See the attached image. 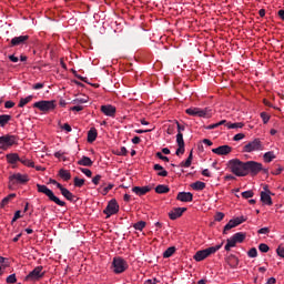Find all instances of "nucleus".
<instances>
[{
    "label": "nucleus",
    "mask_w": 284,
    "mask_h": 284,
    "mask_svg": "<svg viewBox=\"0 0 284 284\" xmlns=\"http://www.w3.org/2000/svg\"><path fill=\"white\" fill-rule=\"evenodd\" d=\"M227 168L235 176H246V162L239 159H232L227 162Z\"/></svg>",
    "instance_id": "f257e3e1"
},
{
    "label": "nucleus",
    "mask_w": 284,
    "mask_h": 284,
    "mask_svg": "<svg viewBox=\"0 0 284 284\" xmlns=\"http://www.w3.org/2000/svg\"><path fill=\"white\" fill-rule=\"evenodd\" d=\"M37 190L40 194L48 196L49 201L59 205V207H65V202L54 195V192L45 186V184H37Z\"/></svg>",
    "instance_id": "f03ea898"
},
{
    "label": "nucleus",
    "mask_w": 284,
    "mask_h": 284,
    "mask_svg": "<svg viewBox=\"0 0 284 284\" xmlns=\"http://www.w3.org/2000/svg\"><path fill=\"white\" fill-rule=\"evenodd\" d=\"M221 247H223V243L197 251L195 253V255L193 256V258L197 263H201V261H205V258H207V256H212V254H216V252H219V250H221Z\"/></svg>",
    "instance_id": "7ed1b4c3"
},
{
    "label": "nucleus",
    "mask_w": 284,
    "mask_h": 284,
    "mask_svg": "<svg viewBox=\"0 0 284 284\" xmlns=\"http://www.w3.org/2000/svg\"><path fill=\"white\" fill-rule=\"evenodd\" d=\"M185 113L189 114V116H199V119H212V110L210 108H197V106H191L185 110Z\"/></svg>",
    "instance_id": "20e7f679"
},
{
    "label": "nucleus",
    "mask_w": 284,
    "mask_h": 284,
    "mask_svg": "<svg viewBox=\"0 0 284 284\" xmlns=\"http://www.w3.org/2000/svg\"><path fill=\"white\" fill-rule=\"evenodd\" d=\"M263 150H265V145L258 138H255L242 148V152L247 154H252V152H263Z\"/></svg>",
    "instance_id": "39448f33"
},
{
    "label": "nucleus",
    "mask_w": 284,
    "mask_h": 284,
    "mask_svg": "<svg viewBox=\"0 0 284 284\" xmlns=\"http://www.w3.org/2000/svg\"><path fill=\"white\" fill-rule=\"evenodd\" d=\"M19 143V138L17 135L6 134L0 136V150H10L12 145H17Z\"/></svg>",
    "instance_id": "423d86ee"
},
{
    "label": "nucleus",
    "mask_w": 284,
    "mask_h": 284,
    "mask_svg": "<svg viewBox=\"0 0 284 284\" xmlns=\"http://www.w3.org/2000/svg\"><path fill=\"white\" fill-rule=\"evenodd\" d=\"M114 274H123L128 270V262L122 257H114L112 262Z\"/></svg>",
    "instance_id": "0eeeda50"
},
{
    "label": "nucleus",
    "mask_w": 284,
    "mask_h": 284,
    "mask_svg": "<svg viewBox=\"0 0 284 284\" xmlns=\"http://www.w3.org/2000/svg\"><path fill=\"white\" fill-rule=\"evenodd\" d=\"M33 108H38V110H40V112H50L51 110H54V108H57V101H54V100L38 101V102L33 103Z\"/></svg>",
    "instance_id": "6e6552de"
},
{
    "label": "nucleus",
    "mask_w": 284,
    "mask_h": 284,
    "mask_svg": "<svg viewBox=\"0 0 284 284\" xmlns=\"http://www.w3.org/2000/svg\"><path fill=\"white\" fill-rule=\"evenodd\" d=\"M263 170V164L256 161H247L246 162V176L247 174H252V176H256L258 172Z\"/></svg>",
    "instance_id": "1a4fd4ad"
},
{
    "label": "nucleus",
    "mask_w": 284,
    "mask_h": 284,
    "mask_svg": "<svg viewBox=\"0 0 284 284\" xmlns=\"http://www.w3.org/2000/svg\"><path fill=\"white\" fill-rule=\"evenodd\" d=\"M29 179L28 175L21 174V173H14L9 176V189L12 190L13 185H17V183H20L23 185V183H28Z\"/></svg>",
    "instance_id": "9d476101"
},
{
    "label": "nucleus",
    "mask_w": 284,
    "mask_h": 284,
    "mask_svg": "<svg viewBox=\"0 0 284 284\" xmlns=\"http://www.w3.org/2000/svg\"><path fill=\"white\" fill-rule=\"evenodd\" d=\"M245 221H247V217L243 215L230 220L229 223L224 226L223 234H227L229 230H233V227H239V225L245 223Z\"/></svg>",
    "instance_id": "9b49d317"
},
{
    "label": "nucleus",
    "mask_w": 284,
    "mask_h": 284,
    "mask_svg": "<svg viewBox=\"0 0 284 284\" xmlns=\"http://www.w3.org/2000/svg\"><path fill=\"white\" fill-rule=\"evenodd\" d=\"M103 214L106 215V219H110V216H113V214H119V203L116 200L109 201Z\"/></svg>",
    "instance_id": "f8f14e48"
},
{
    "label": "nucleus",
    "mask_w": 284,
    "mask_h": 284,
    "mask_svg": "<svg viewBox=\"0 0 284 284\" xmlns=\"http://www.w3.org/2000/svg\"><path fill=\"white\" fill-rule=\"evenodd\" d=\"M43 266H37L26 276V281H39V278H43Z\"/></svg>",
    "instance_id": "ddd939ff"
},
{
    "label": "nucleus",
    "mask_w": 284,
    "mask_h": 284,
    "mask_svg": "<svg viewBox=\"0 0 284 284\" xmlns=\"http://www.w3.org/2000/svg\"><path fill=\"white\" fill-rule=\"evenodd\" d=\"M263 190L264 191L261 192V201L263 205H272V191H270L267 185H264Z\"/></svg>",
    "instance_id": "4468645a"
},
{
    "label": "nucleus",
    "mask_w": 284,
    "mask_h": 284,
    "mask_svg": "<svg viewBox=\"0 0 284 284\" xmlns=\"http://www.w3.org/2000/svg\"><path fill=\"white\" fill-rule=\"evenodd\" d=\"M100 110L104 116H110L111 119H114V116H116V106L112 104L101 105Z\"/></svg>",
    "instance_id": "2eb2a0df"
},
{
    "label": "nucleus",
    "mask_w": 284,
    "mask_h": 284,
    "mask_svg": "<svg viewBox=\"0 0 284 284\" xmlns=\"http://www.w3.org/2000/svg\"><path fill=\"white\" fill-rule=\"evenodd\" d=\"M213 154H217V156H227L232 152V146L225 144L217 146L215 149H212Z\"/></svg>",
    "instance_id": "dca6fc26"
},
{
    "label": "nucleus",
    "mask_w": 284,
    "mask_h": 284,
    "mask_svg": "<svg viewBox=\"0 0 284 284\" xmlns=\"http://www.w3.org/2000/svg\"><path fill=\"white\" fill-rule=\"evenodd\" d=\"M176 200L181 201V203H192L194 195L191 192H180L178 193Z\"/></svg>",
    "instance_id": "f3484780"
},
{
    "label": "nucleus",
    "mask_w": 284,
    "mask_h": 284,
    "mask_svg": "<svg viewBox=\"0 0 284 284\" xmlns=\"http://www.w3.org/2000/svg\"><path fill=\"white\" fill-rule=\"evenodd\" d=\"M183 212H187V207H175L169 213L171 221H176L183 216Z\"/></svg>",
    "instance_id": "a211bd4d"
},
{
    "label": "nucleus",
    "mask_w": 284,
    "mask_h": 284,
    "mask_svg": "<svg viewBox=\"0 0 284 284\" xmlns=\"http://www.w3.org/2000/svg\"><path fill=\"white\" fill-rule=\"evenodd\" d=\"M28 39H30V36H19V37H14L11 40V45L14 48L17 45H26V43L28 42Z\"/></svg>",
    "instance_id": "6ab92c4d"
},
{
    "label": "nucleus",
    "mask_w": 284,
    "mask_h": 284,
    "mask_svg": "<svg viewBox=\"0 0 284 284\" xmlns=\"http://www.w3.org/2000/svg\"><path fill=\"white\" fill-rule=\"evenodd\" d=\"M152 187L150 186H134L132 189V192L136 194L138 196H144V194H148Z\"/></svg>",
    "instance_id": "aec40b11"
},
{
    "label": "nucleus",
    "mask_w": 284,
    "mask_h": 284,
    "mask_svg": "<svg viewBox=\"0 0 284 284\" xmlns=\"http://www.w3.org/2000/svg\"><path fill=\"white\" fill-rule=\"evenodd\" d=\"M94 162H92V159H90L89 156L83 155L79 161H78V165H82L84 168H92V164Z\"/></svg>",
    "instance_id": "412c9836"
},
{
    "label": "nucleus",
    "mask_w": 284,
    "mask_h": 284,
    "mask_svg": "<svg viewBox=\"0 0 284 284\" xmlns=\"http://www.w3.org/2000/svg\"><path fill=\"white\" fill-rule=\"evenodd\" d=\"M10 121H12V115H9V114L0 115V128H6V125H8Z\"/></svg>",
    "instance_id": "4be33fe9"
},
{
    "label": "nucleus",
    "mask_w": 284,
    "mask_h": 284,
    "mask_svg": "<svg viewBox=\"0 0 284 284\" xmlns=\"http://www.w3.org/2000/svg\"><path fill=\"white\" fill-rule=\"evenodd\" d=\"M263 159L264 163H272L276 159V154H274V151H268L264 153Z\"/></svg>",
    "instance_id": "5701e85b"
},
{
    "label": "nucleus",
    "mask_w": 284,
    "mask_h": 284,
    "mask_svg": "<svg viewBox=\"0 0 284 284\" xmlns=\"http://www.w3.org/2000/svg\"><path fill=\"white\" fill-rule=\"evenodd\" d=\"M97 136H98L97 129L91 128L88 132V142L94 143V141H97Z\"/></svg>",
    "instance_id": "b1692460"
},
{
    "label": "nucleus",
    "mask_w": 284,
    "mask_h": 284,
    "mask_svg": "<svg viewBox=\"0 0 284 284\" xmlns=\"http://www.w3.org/2000/svg\"><path fill=\"white\" fill-rule=\"evenodd\" d=\"M236 240L231 236L230 239L226 240V245L224 246V250L226 252H230V250H232V247H236Z\"/></svg>",
    "instance_id": "393cba45"
},
{
    "label": "nucleus",
    "mask_w": 284,
    "mask_h": 284,
    "mask_svg": "<svg viewBox=\"0 0 284 284\" xmlns=\"http://www.w3.org/2000/svg\"><path fill=\"white\" fill-rule=\"evenodd\" d=\"M153 170L158 172V176H168V171L161 164H154Z\"/></svg>",
    "instance_id": "a878e982"
},
{
    "label": "nucleus",
    "mask_w": 284,
    "mask_h": 284,
    "mask_svg": "<svg viewBox=\"0 0 284 284\" xmlns=\"http://www.w3.org/2000/svg\"><path fill=\"white\" fill-rule=\"evenodd\" d=\"M21 158H19V154L17 153H10L7 154V161L8 163H11V165H14V163H17V161H20Z\"/></svg>",
    "instance_id": "bb28decb"
},
{
    "label": "nucleus",
    "mask_w": 284,
    "mask_h": 284,
    "mask_svg": "<svg viewBox=\"0 0 284 284\" xmlns=\"http://www.w3.org/2000/svg\"><path fill=\"white\" fill-rule=\"evenodd\" d=\"M59 176H61V179L63 181H70L72 179V175L70 174V171H68L65 169H61L59 171Z\"/></svg>",
    "instance_id": "cd10ccee"
},
{
    "label": "nucleus",
    "mask_w": 284,
    "mask_h": 284,
    "mask_svg": "<svg viewBox=\"0 0 284 284\" xmlns=\"http://www.w3.org/2000/svg\"><path fill=\"white\" fill-rule=\"evenodd\" d=\"M155 192L156 194H168V192H170V187L165 184H159L155 187Z\"/></svg>",
    "instance_id": "c85d7f7f"
},
{
    "label": "nucleus",
    "mask_w": 284,
    "mask_h": 284,
    "mask_svg": "<svg viewBox=\"0 0 284 284\" xmlns=\"http://www.w3.org/2000/svg\"><path fill=\"white\" fill-rule=\"evenodd\" d=\"M61 194L64 196V199H67V201H74L75 199L74 194L65 187L61 191Z\"/></svg>",
    "instance_id": "c756f323"
},
{
    "label": "nucleus",
    "mask_w": 284,
    "mask_h": 284,
    "mask_svg": "<svg viewBox=\"0 0 284 284\" xmlns=\"http://www.w3.org/2000/svg\"><path fill=\"white\" fill-rule=\"evenodd\" d=\"M100 186L98 189V192H100V194H102V196H106V194L110 192V190H112V187H114V184L109 183L106 186Z\"/></svg>",
    "instance_id": "7c9ffc66"
},
{
    "label": "nucleus",
    "mask_w": 284,
    "mask_h": 284,
    "mask_svg": "<svg viewBox=\"0 0 284 284\" xmlns=\"http://www.w3.org/2000/svg\"><path fill=\"white\" fill-rule=\"evenodd\" d=\"M192 190H195L196 192L203 191L205 187V182L196 181L193 184H191Z\"/></svg>",
    "instance_id": "2f4dec72"
},
{
    "label": "nucleus",
    "mask_w": 284,
    "mask_h": 284,
    "mask_svg": "<svg viewBox=\"0 0 284 284\" xmlns=\"http://www.w3.org/2000/svg\"><path fill=\"white\" fill-rule=\"evenodd\" d=\"M33 95H28L27 98H21L20 102L18 104V108H26V105H28V103H30V101H32Z\"/></svg>",
    "instance_id": "473e14b6"
},
{
    "label": "nucleus",
    "mask_w": 284,
    "mask_h": 284,
    "mask_svg": "<svg viewBox=\"0 0 284 284\" xmlns=\"http://www.w3.org/2000/svg\"><path fill=\"white\" fill-rule=\"evenodd\" d=\"M246 234L243 232H239L232 235V237L237 242V243H243L245 241Z\"/></svg>",
    "instance_id": "72a5a7b5"
},
{
    "label": "nucleus",
    "mask_w": 284,
    "mask_h": 284,
    "mask_svg": "<svg viewBox=\"0 0 284 284\" xmlns=\"http://www.w3.org/2000/svg\"><path fill=\"white\" fill-rule=\"evenodd\" d=\"M226 128H227L229 130L241 129V128H243V122H235V123L227 122V123H226Z\"/></svg>",
    "instance_id": "f704fd0d"
},
{
    "label": "nucleus",
    "mask_w": 284,
    "mask_h": 284,
    "mask_svg": "<svg viewBox=\"0 0 284 284\" xmlns=\"http://www.w3.org/2000/svg\"><path fill=\"white\" fill-rule=\"evenodd\" d=\"M176 252V247L170 246L168 250L164 251L163 253V258H170Z\"/></svg>",
    "instance_id": "c9c22d12"
},
{
    "label": "nucleus",
    "mask_w": 284,
    "mask_h": 284,
    "mask_svg": "<svg viewBox=\"0 0 284 284\" xmlns=\"http://www.w3.org/2000/svg\"><path fill=\"white\" fill-rule=\"evenodd\" d=\"M192 151L190 152L187 159L184 162H181V168H190L192 165Z\"/></svg>",
    "instance_id": "e433bc0d"
},
{
    "label": "nucleus",
    "mask_w": 284,
    "mask_h": 284,
    "mask_svg": "<svg viewBox=\"0 0 284 284\" xmlns=\"http://www.w3.org/2000/svg\"><path fill=\"white\" fill-rule=\"evenodd\" d=\"M73 185L74 187H83V185H85V180L75 176L73 179Z\"/></svg>",
    "instance_id": "4c0bfd02"
},
{
    "label": "nucleus",
    "mask_w": 284,
    "mask_h": 284,
    "mask_svg": "<svg viewBox=\"0 0 284 284\" xmlns=\"http://www.w3.org/2000/svg\"><path fill=\"white\" fill-rule=\"evenodd\" d=\"M20 163H22V165H26L27 168H34V162L27 158H20Z\"/></svg>",
    "instance_id": "58836bf2"
},
{
    "label": "nucleus",
    "mask_w": 284,
    "mask_h": 284,
    "mask_svg": "<svg viewBox=\"0 0 284 284\" xmlns=\"http://www.w3.org/2000/svg\"><path fill=\"white\" fill-rule=\"evenodd\" d=\"M134 230H138L139 232H143V229L145 227V221H139L133 225Z\"/></svg>",
    "instance_id": "ea45409f"
},
{
    "label": "nucleus",
    "mask_w": 284,
    "mask_h": 284,
    "mask_svg": "<svg viewBox=\"0 0 284 284\" xmlns=\"http://www.w3.org/2000/svg\"><path fill=\"white\" fill-rule=\"evenodd\" d=\"M247 256H248V258H256L258 256V251L256 250V247H252L247 252Z\"/></svg>",
    "instance_id": "a19ab883"
},
{
    "label": "nucleus",
    "mask_w": 284,
    "mask_h": 284,
    "mask_svg": "<svg viewBox=\"0 0 284 284\" xmlns=\"http://www.w3.org/2000/svg\"><path fill=\"white\" fill-rule=\"evenodd\" d=\"M258 250H260V252H262L264 254H267V252H270V246L265 243H261L258 245Z\"/></svg>",
    "instance_id": "79ce46f5"
},
{
    "label": "nucleus",
    "mask_w": 284,
    "mask_h": 284,
    "mask_svg": "<svg viewBox=\"0 0 284 284\" xmlns=\"http://www.w3.org/2000/svg\"><path fill=\"white\" fill-rule=\"evenodd\" d=\"M176 143L178 145H185V141L183 140V133L176 134Z\"/></svg>",
    "instance_id": "37998d69"
},
{
    "label": "nucleus",
    "mask_w": 284,
    "mask_h": 284,
    "mask_svg": "<svg viewBox=\"0 0 284 284\" xmlns=\"http://www.w3.org/2000/svg\"><path fill=\"white\" fill-rule=\"evenodd\" d=\"M261 119H262L264 124L270 123V114H267L266 112L261 113Z\"/></svg>",
    "instance_id": "c03bdc74"
},
{
    "label": "nucleus",
    "mask_w": 284,
    "mask_h": 284,
    "mask_svg": "<svg viewBox=\"0 0 284 284\" xmlns=\"http://www.w3.org/2000/svg\"><path fill=\"white\" fill-rule=\"evenodd\" d=\"M80 172H82V174H85L88 179L92 178V171L90 169L80 168Z\"/></svg>",
    "instance_id": "a18cd8bd"
},
{
    "label": "nucleus",
    "mask_w": 284,
    "mask_h": 284,
    "mask_svg": "<svg viewBox=\"0 0 284 284\" xmlns=\"http://www.w3.org/2000/svg\"><path fill=\"white\" fill-rule=\"evenodd\" d=\"M101 179H103V176H101V174H97L95 176H93L92 178L93 185H99V183H101Z\"/></svg>",
    "instance_id": "49530a36"
},
{
    "label": "nucleus",
    "mask_w": 284,
    "mask_h": 284,
    "mask_svg": "<svg viewBox=\"0 0 284 284\" xmlns=\"http://www.w3.org/2000/svg\"><path fill=\"white\" fill-rule=\"evenodd\" d=\"M242 196H243V199H252L254 196V192L253 191H244V192H242Z\"/></svg>",
    "instance_id": "de8ad7c7"
},
{
    "label": "nucleus",
    "mask_w": 284,
    "mask_h": 284,
    "mask_svg": "<svg viewBox=\"0 0 284 284\" xmlns=\"http://www.w3.org/2000/svg\"><path fill=\"white\" fill-rule=\"evenodd\" d=\"M16 281H17V274H11L7 277V283L9 284H14Z\"/></svg>",
    "instance_id": "09e8293b"
},
{
    "label": "nucleus",
    "mask_w": 284,
    "mask_h": 284,
    "mask_svg": "<svg viewBox=\"0 0 284 284\" xmlns=\"http://www.w3.org/2000/svg\"><path fill=\"white\" fill-rule=\"evenodd\" d=\"M179 148L175 151L176 156H179V154H185V145H178Z\"/></svg>",
    "instance_id": "8fccbe9b"
},
{
    "label": "nucleus",
    "mask_w": 284,
    "mask_h": 284,
    "mask_svg": "<svg viewBox=\"0 0 284 284\" xmlns=\"http://www.w3.org/2000/svg\"><path fill=\"white\" fill-rule=\"evenodd\" d=\"M245 139V133H237L233 136V141H243Z\"/></svg>",
    "instance_id": "3c124183"
},
{
    "label": "nucleus",
    "mask_w": 284,
    "mask_h": 284,
    "mask_svg": "<svg viewBox=\"0 0 284 284\" xmlns=\"http://www.w3.org/2000/svg\"><path fill=\"white\" fill-rule=\"evenodd\" d=\"M44 87H45L44 83L39 82L32 85V90H42V88Z\"/></svg>",
    "instance_id": "603ef678"
},
{
    "label": "nucleus",
    "mask_w": 284,
    "mask_h": 284,
    "mask_svg": "<svg viewBox=\"0 0 284 284\" xmlns=\"http://www.w3.org/2000/svg\"><path fill=\"white\" fill-rule=\"evenodd\" d=\"M118 154H119V156H126L128 155V149L125 146H122Z\"/></svg>",
    "instance_id": "864d4df0"
},
{
    "label": "nucleus",
    "mask_w": 284,
    "mask_h": 284,
    "mask_svg": "<svg viewBox=\"0 0 284 284\" xmlns=\"http://www.w3.org/2000/svg\"><path fill=\"white\" fill-rule=\"evenodd\" d=\"M4 262L6 258L3 256H0V274H3V270H6V267L3 266Z\"/></svg>",
    "instance_id": "5fc2aeb1"
},
{
    "label": "nucleus",
    "mask_w": 284,
    "mask_h": 284,
    "mask_svg": "<svg viewBox=\"0 0 284 284\" xmlns=\"http://www.w3.org/2000/svg\"><path fill=\"white\" fill-rule=\"evenodd\" d=\"M222 219H225V214L223 212H217L215 214V221H221Z\"/></svg>",
    "instance_id": "6e6d98bb"
},
{
    "label": "nucleus",
    "mask_w": 284,
    "mask_h": 284,
    "mask_svg": "<svg viewBox=\"0 0 284 284\" xmlns=\"http://www.w3.org/2000/svg\"><path fill=\"white\" fill-rule=\"evenodd\" d=\"M156 156H158V159H160L161 161H170V159L168 158V156H165V155H163V153H161V152H158L156 153Z\"/></svg>",
    "instance_id": "4d7b16f0"
},
{
    "label": "nucleus",
    "mask_w": 284,
    "mask_h": 284,
    "mask_svg": "<svg viewBox=\"0 0 284 284\" xmlns=\"http://www.w3.org/2000/svg\"><path fill=\"white\" fill-rule=\"evenodd\" d=\"M257 234H270V227H262L257 231Z\"/></svg>",
    "instance_id": "13d9d810"
},
{
    "label": "nucleus",
    "mask_w": 284,
    "mask_h": 284,
    "mask_svg": "<svg viewBox=\"0 0 284 284\" xmlns=\"http://www.w3.org/2000/svg\"><path fill=\"white\" fill-rule=\"evenodd\" d=\"M13 106H14V102H13V101H7V102L4 103V108H6L7 110L12 109Z\"/></svg>",
    "instance_id": "bf43d9fd"
},
{
    "label": "nucleus",
    "mask_w": 284,
    "mask_h": 284,
    "mask_svg": "<svg viewBox=\"0 0 284 284\" xmlns=\"http://www.w3.org/2000/svg\"><path fill=\"white\" fill-rule=\"evenodd\" d=\"M70 110L72 112H81V110H83L82 105H75V106H71Z\"/></svg>",
    "instance_id": "052dcab7"
},
{
    "label": "nucleus",
    "mask_w": 284,
    "mask_h": 284,
    "mask_svg": "<svg viewBox=\"0 0 284 284\" xmlns=\"http://www.w3.org/2000/svg\"><path fill=\"white\" fill-rule=\"evenodd\" d=\"M10 200H11V199H9V196L7 195V196L2 200V202H1V207H6V205H8V204L10 203Z\"/></svg>",
    "instance_id": "680f3d73"
},
{
    "label": "nucleus",
    "mask_w": 284,
    "mask_h": 284,
    "mask_svg": "<svg viewBox=\"0 0 284 284\" xmlns=\"http://www.w3.org/2000/svg\"><path fill=\"white\" fill-rule=\"evenodd\" d=\"M276 252H277V255L281 256V258H284V247L278 246Z\"/></svg>",
    "instance_id": "e2e57ef3"
},
{
    "label": "nucleus",
    "mask_w": 284,
    "mask_h": 284,
    "mask_svg": "<svg viewBox=\"0 0 284 284\" xmlns=\"http://www.w3.org/2000/svg\"><path fill=\"white\" fill-rule=\"evenodd\" d=\"M61 128L62 130H65V132H72V126H70L68 123H64Z\"/></svg>",
    "instance_id": "0e129e2a"
},
{
    "label": "nucleus",
    "mask_w": 284,
    "mask_h": 284,
    "mask_svg": "<svg viewBox=\"0 0 284 284\" xmlns=\"http://www.w3.org/2000/svg\"><path fill=\"white\" fill-rule=\"evenodd\" d=\"M131 142L134 144V145H139V143H141V138L139 136H134Z\"/></svg>",
    "instance_id": "69168bd1"
},
{
    "label": "nucleus",
    "mask_w": 284,
    "mask_h": 284,
    "mask_svg": "<svg viewBox=\"0 0 284 284\" xmlns=\"http://www.w3.org/2000/svg\"><path fill=\"white\" fill-rule=\"evenodd\" d=\"M202 176H207L210 179V176H212V173H210V170L209 169H204L202 171Z\"/></svg>",
    "instance_id": "338daca9"
},
{
    "label": "nucleus",
    "mask_w": 284,
    "mask_h": 284,
    "mask_svg": "<svg viewBox=\"0 0 284 284\" xmlns=\"http://www.w3.org/2000/svg\"><path fill=\"white\" fill-rule=\"evenodd\" d=\"M235 179L236 178L234 175H232V174H227V175L224 176L225 181H235Z\"/></svg>",
    "instance_id": "774afa93"
}]
</instances>
